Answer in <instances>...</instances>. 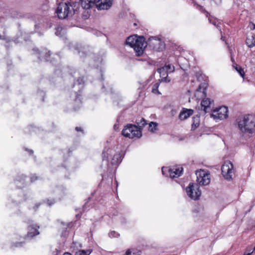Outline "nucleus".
Returning <instances> with one entry per match:
<instances>
[{
    "instance_id": "nucleus-29",
    "label": "nucleus",
    "mask_w": 255,
    "mask_h": 255,
    "mask_svg": "<svg viewBox=\"0 0 255 255\" xmlns=\"http://www.w3.org/2000/svg\"><path fill=\"white\" fill-rule=\"evenodd\" d=\"M209 20L211 23H212L213 25L216 26L217 28L219 27V26L217 23V21L216 19L212 20L211 18H209Z\"/></svg>"
},
{
    "instance_id": "nucleus-26",
    "label": "nucleus",
    "mask_w": 255,
    "mask_h": 255,
    "mask_svg": "<svg viewBox=\"0 0 255 255\" xmlns=\"http://www.w3.org/2000/svg\"><path fill=\"white\" fill-rule=\"evenodd\" d=\"M236 69L238 72V73L240 74V75L242 77H243L245 75V72H244V70L241 67H240L239 66H237L236 67Z\"/></svg>"
},
{
    "instance_id": "nucleus-28",
    "label": "nucleus",
    "mask_w": 255,
    "mask_h": 255,
    "mask_svg": "<svg viewBox=\"0 0 255 255\" xmlns=\"http://www.w3.org/2000/svg\"><path fill=\"white\" fill-rule=\"evenodd\" d=\"M90 254L88 251H85L84 250L79 251L76 253L75 255H89Z\"/></svg>"
},
{
    "instance_id": "nucleus-6",
    "label": "nucleus",
    "mask_w": 255,
    "mask_h": 255,
    "mask_svg": "<svg viewBox=\"0 0 255 255\" xmlns=\"http://www.w3.org/2000/svg\"><path fill=\"white\" fill-rule=\"evenodd\" d=\"M222 174L227 180H231L234 173V166L230 161H225L222 166Z\"/></svg>"
},
{
    "instance_id": "nucleus-34",
    "label": "nucleus",
    "mask_w": 255,
    "mask_h": 255,
    "mask_svg": "<svg viewBox=\"0 0 255 255\" xmlns=\"http://www.w3.org/2000/svg\"><path fill=\"white\" fill-rule=\"evenodd\" d=\"M37 179H38V177L36 176L35 175H32L31 176V182H34V181H36V180H37Z\"/></svg>"
},
{
    "instance_id": "nucleus-18",
    "label": "nucleus",
    "mask_w": 255,
    "mask_h": 255,
    "mask_svg": "<svg viewBox=\"0 0 255 255\" xmlns=\"http://www.w3.org/2000/svg\"><path fill=\"white\" fill-rule=\"evenodd\" d=\"M110 155H112V149L105 147L102 153L103 160H108Z\"/></svg>"
},
{
    "instance_id": "nucleus-31",
    "label": "nucleus",
    "mask_w": 255,
    "mask_h": 255,
    "mask_svg": "<svg viewBox=\"0 0 255 255\" xmlns=\"http://www.w3.org/2000/svg\"><path fill=\"white\" fill-rule=\"evenodd\" d=\"M109 236L111 237H117L119 236V235L115 231H112L109 233Z\"/></svg>"
},
{
    "instance_id": "nucleus-38",
    "label": "nucleus",
    "mask_w": 255,
    "mask_h": 255,
    "mask_svg": "<svg viewBox=\"0 0 255 255\" xmlns=\"http://www.w3.org/2000/svg\"><path fill=\"white\" fill-rule=\"evenodd\" d=\"M255 205V200L252 202L251 208Z\"/></svg>"
},
{
    "instance_id": "nucleus-20",
    "label": "nucleus",
    "mask_w": 255,
    "mask_h": 255,
    "mask_svg": "<svg viewBox=\"0 0 255 255\" xmlns=\"http://www.w3.org/2000/svg\"><path fill=\"white\" fill-rule=\"evenodd\" d=\"M121 162V157L119 154H115L111 160L113 165L117 164Z\"/></svg>"
},
{
    "instance_id": "nucleus-10",
    "label": "nucleus",
    "mask_w": 255,
    "mask_h": 255,
    "mask_svg": "<svg viewBox=\"0 0 255 255\" xmlns=\"http://www.w3.org/2000/svg\"><path fill=\"white\" fill-rule=\"evenodd\" d=\"M167 169L168 170L169 176L172 178L178 177L182 174L183 171L182 167H173L172 168L169 169H167V168H165V170H166ZM162 172L163 174H164V168H162Z\"/></svg>"
},
{
    "instance_id": "nucleus-19",
    "label": "nucleus",
    "mask_w": 255,
    "mask_h": 255,
    "mask_svg": "<svg viewBox=\"0 0 255 255\" xmlns=\"http://www.w3.org/2000/svg\"><path fill=\"white\" fill-rule=\"evenodd\" d=\"M148 44L149 45L153 44L156 45L159 44L160 42V39L156 37H150L148 40Z\"/></svg>"
},
{
    "instance_id": "nucleus-37",
    "label": "nucleus",
    "mask_w": 255,
    "mask_h": 255,
    "mask_svg": "<svg viewBox=\"0 0 255 255\" xmlns=\"http://www.w3.org/2000/svg\"><path fill=\"white\" fill-rule=\"evenodd\" d=\"M215 1L216 3L219 4L221 2V0H214Z\"/></svg>"
},
{
    "instance_id": "nucleus-36",
    "label": "nucleus",
    "mask_w": 255,
    "mask_h": 255,
    "mask_svg": "<svg viewBox=\"0 0 255 255\" xmlns=\"http://www.w3.org/2000/svg\"><path fill=\"white\" fill-rule=\"evenodd\" d=\"M54 203H55V201H54V200H52V201H50L49 200H47V203H48V204L49 206L52 205V204H53Z\"/></svg>"
},
{
    "instance_id": "nucleus-35",
    "label": "nucleus",
    "mask_w": 255,
    "mask_h": 255,
    "mask_svg": "<svg viewBox=\"0 0 255 255\" xmlns=\"http://www.w3.org/2000/svg\"><path fill=\"white\" fill-rule=\"evenodd\" d=\"M62 30V28L61 27H58L56 29V32H55V34L57 35H59V32L61 31Z\"/></svg>"
},
{
    "instance_id": "nucleus-13",
    "label": "nucleus",
    "mask_w": 255,
    "mask_h": 255,
    "mask_svg": "<svg viewBox=\"0 0 255 255\" xmlns=\"http://www.w3.org/2000/svg\"><path fill=\"white\" fill-rule=\"evenodd\" d=\"M33 51L35 52V54L37 55V57L39 59H45L47 61L49 60L48 58L50 55V51H47L46 49H44L41 51H39L38 49H34Z\"/></svg>"
},
{
    "instance_id": "nucleus-33",
    "label": "nucleus",
    "mask_w": 255,
    "mask_h": 255,
    "mask_svg": "<svg viewBox=\"0 0 255 255\" xmlns=\"http://www.w3.org/2000/svg\"><path fill=\"white\" fill-rule=\"evenodd\" d=\"M75 130L77 132L80 131L83 134H84V130H83V128L81 127H77L75 128Z\"/></svg>"
},
{
    "instance_id": "nucleus-2",
    "label": "nucleus",
    "mask_w": 255,
    "mask_h": 255,
    "mask_svg": "<svg viewBox=\"0 0 255 255\" xmlns=\"http://www.w3.org/2000/svg\"><path fill=\"white\" fill-rule=\"evenodd\" d=\"M126 43L133 48L136 55L138 56L143 54L144 48L147 45V42L143 36L137 37L136 35L129 36L126 40Z\"/></svg>"
},
{
    "instance_id": "nucleus-9",
    "label": "nucleus",
    "mask_w": 255,
    "mask_h": 255,
    "mask_svg": "<svg viewBox=\"0 0 255 255\" xmlns=\"http://www.w3.org/2000/svg\"><path fill=\"white\" fill-rule=\"evenodd\" d=\"M213 100H211L209 98L203 99L201 103V109L205 113H209L212 111L213 107Z\"/></svg>"
},
{
    "instance_id": "nucleus-21",
    "label": "nucleus",
    "mask_w": 255,
    "mask_h": 255,
    "mask_svg": "<svg viewBox=\"0 0 255 255\" xmlns=\"http://www.w3.org/2000/svg\"><path fill=\"white\" fill-rule=\"evenodd\" d=\"M81 4L84 9H88L92 7L91 5L86 0H81Z\"/></svg>"
},
{
    "instance_id": "nucleus-16",
    "label": "nucleus",
    "mask_w": 255,
    "mask_h": 255,
    "mask_svg": "<svg viewBox=\"0 0 255 255\" xmlns=\"http://www.w3.org/2000/svg\"><path fill=\"white\" fill-rule=\"evenodd\" d=\"M246 44L250 48L255 46V37L254 35H249L246 39Z\"/></svg>"
},
{
    "instance_id": "nucleus-11",
    "label": "nucleus",
    "mask_w": 255,
    "mask_h": 255,
    "mask_svg": "<svg viewBox=\"0 0 255 255\" xmlns=\"http://www.w3.org/2000/svg\"><path fill=\"white\" fill-rule=\"evenodd\" d=\"M112 4L113 0H99L97 1L96 7L99 10H107Z\"/></svg>"
},
{
    "instance_id": "nucleus-15",
    "label": "nucleus",
    "mask_w": 255,
    "mask_h": 255,
    "mask_svg": "<svg viewBox=\"0 0 255 255\" xmlns=\"http://www.w3.org/2000/svg\"><path fill=\"white\" fill-rule=\"evenodd\" d=\"M193 113L194 111L192 109L183 108L179 115V118L181 120H185L192 116L193 114Z\"/></svg>"
},
{
    "instance_id": "nucleus-23",
    "label": "nucleus",
    "mask_w": 255,
    "mask_h": 255,
    "mask_svg": "<svg viewBox=\"0 0 255 255\" xmlns=\"http://www.w3.org/2000/svg\"><path fill=\"white\" fill-rule=\"evenodd\" d=\"M136 123L139 128L144 126L147 124L146 121L143 118H141L140 120H136Z\"/></svg>"
},
{
    "instance_id": "nucleus-5",
    "label": "nucleus",
    "mask_w": 255,
    "mask_h": 255,
    "mask_svg": "<svg viewBox=\"0 0 255 255\" xmlns=\"http://www.w3.org/2000/svg\"><path fill=\"white\" fill-rule=\"evenodd\" d=\"M186 190L188 196L194 200H198L201 194L199 187L197 184L190 183Z\"/></svg>"
},
{
    "instance_id": "nucleus-27",
    "label": "nucleus",
    "mask_w": 255,
    "mask_h": 255,
    "mask_svg": "<svg viewBox=\"0 0 255 255\" xmlns=\"http://www.w3.org/2000/svg\"><path fill=\"white\" fill-rule=\"evenodd\" d=\"M158 86H159L158 83H156L153 85L152 89V93H155V94H156V93L159 94V91H158Z\"/></svg>"
},
{
    "instance_id": "nucleus-3",
    "label": "nucleus",
    "mask_w": 255,
    "mask_h": 255,
    "mask_svg": "<svg viewBox=\"0 0 255 255\" xmlns=\"http://www.w3.org/2000/svg\"><path fill=\"white\" fill-rule=\"evenodd\" d=\"M77 3H73L71 5L70 3H63L60 2L56 9V13H57L58 17L61 19H64L68 17L69 15H72L77 11L76 9H74L73 7H76ZM79 5V3H77Z\"/></svg>"
},
{
    "instance_id": "nucleus-12",
    "label": "nucleus",
    "mask_w": 255,
    "mask_h": 255,
    "mask_svg": "<svg viewBox=\"0 0 255 255\" xmlns=\"http://www.w3.org/2000/svg\"><path fill=\"white\" fill-rule=\"evenodd\" d=\"M39 226L36 225H31L28 227V232L25 237V239L27 240L28 238H32L39 234L38 229Z\"/></svg>"
},
{
    "instance_id": "nucleus-14",
    "label": "nucleus",
    "mask_w": 255,
    "mask_h": 255,
    "mask_svg": "<svg viewBox=\"0 0 255 255\" xmlns=\"http://www.w3.org/2000/svg\"><path fill=\"white\" fill-rule=\"evenodd\" d=\"M166 67H162L157 69L158 72L160 74V77L162 78V81L165 82H169L170 79L168 77V71H167Z\"/></svg>"
},
{
    "instance_id": "nucleus-40",
    "label": "nucleus",
    "mask_w": 255,
    "mask_h": 255,
    "mask_svg": "<svg viewBox=\"0 0 255 255\" xmlns=\"http://www.w3.org/2000/svg\"><path fill=\"white\" fill-rule=\"evenodd\" d=\"M63 255H72L68 252H66Z\"/></svg>"
},
{
    "instance_id": "nucleus-22",
    "label": "nucleus",
    "mask_w": 255,
    "mask_h": 255,
    "mask_svg": "<svg viewBox=\"0 0 255 255\" xmlns=\"http://www.w3.org/2000/svg\"><path fill=\"white\" fill-rule=\"evenodd\" d=\"M157 124L155 122H151L149 124V130L151 132H154L156 130Z\"/></svg>"
},
{
    "instance_id": "nucleus-24",
    "label": "nucleus",
    "mask_w": 255,
    "mask_h": 255,
    "mask_svg": "<svg viewBox=\"0 0 255 255\" xmlns=\"http://www.w3.org/2000/svg\"><path fill=\"white\" fill-rule=\"evenodd\" d=\"M76 49L78 50V52L79 54H80L81 53V54L80 55L81 57H84L85 56H86L85 52H86V51L85 50V47H80V49L79 50H78L77 48H76Z\"/></svg>"
},
{
    "instance_id": "nucleus-39",
    "label": "nucleus",
    "mask_w": 255,
    "mask_h": 255,
    "mask_svg": "<svg viewBox=\"0 0 255 255\" xmlns=\"http://www.w3.org/2000/svg\"><path fill=\"white\" fill-rule=\"evenodd\" d=\"M21 244L22 243H17L16 244V247H18V246H21Z\"/></svg>"
},
{
    "instance_id": "nucleus-45",
    "label": "nucleus",
    "mask_w": 255,
    "mask_h": 255,
    "mask_svg": "<svg viewBox=\"0 0 255 255\" xmlns=\"http://www.w3.org/2000/svg\"><path fill=\"white\" fill-rule=\"evenodd\" d=\"M131 255H137L135 253H133L132 254L131 253Z\"/></svg>"
},
{
    "instance_id": "nucleus-43",
    "label": "nucleus",
    "mask_w": 255,
    "mask_h": 255,
    "mask_svg": "<svg viewBox=\"0 0 255 255\" xmlns=\"http://www.w3.org/2000/svg\"><path fill=\"white\" fill-rule=\"evenodd\" d=\"M78 95H76V101H77L78 100Z\"/></svg>"
},
{
    "instance_id": "nucleus-32",
    "label": "nucleus",
    "mask_w": 255,
    "mask_h": 255,
    "mask_svg": "<svg viewBox=\"0 0 255 255\" xmlns=\"http://www.w3.org/2000/svg\"><path fill=\"white\" fill-rule=\"evenodd\" d=\"M77 82L79 85H83L84 81L83 78H79L77 79Z\"/></svg>"
},
{
    "instance_id": "nucleus-4",
    "label": "nucleus",
    "mask_w": 255,
    "mask_h": 255,
    "mask_svg": "<svg viewBox=\"0 0 255 255\" xmlns=\"http://www.w3.org/2000/svg\"><path fill=\"white\" fill-rule=\"evenodd\" d=\"M122 134L125 137L129 138H139L142 136V131L138 126L128 124L124 127Z\"/></svg>"
},
{
    "instance_id": "nucleus-17",
    "label": "nucleus",
    "mask_w": 255,
    "mask_h": 255,
    "mask_svg": "<svg viewBox=\"0 0 255 255\" xmlns=\"http://www.w3.org/2000/svg\"><path fill=\"white\" fill-rule=\"evenodd\" d=\"M200 124V117L199 116L193 117L192 118V124L191 129L194 130Z\"/></svg>"
},
{
    "instance_id": "nucleus-44",
    "label": "nucleus",
    "mask_w": 255,
    "mask_h": 255,
    "mask_svg": "<svg viewBox=\"0 0 255 255\" xmlns=\"http://www.w3.org/2000/svg\"><path fill=\"white\" fill-rule=\"evenodd\" d=\"M253 29H255V24H253Z\"/></svg>"
},
{
    "instance_id": "nucleus-8",
    "label": "nucleus",
    "mask_w": 255,
    "mask_h": 255,
    "mask_svg": "<svg viewBox=\"0 0 255 255\" xmlns=\"http://www.w3.org/2000/svg\"><path fill=\"white\" fill-rule=\"evenodd\" d=\"M213 113L210 115L214 119L223 120L228 117V108L222 106L212 110Z\"/></svg>"
},
{
    "instance_id": "nucleus-30",
    "label": "nucleus",
    "mask_w": 255,
    "mask_h": 255,
    "mask_svg": "<svg viewBox=\"0 0 255 255\" xmlns=\"http://www.w3.org/2000/svg\"><path fill=\"white\" fill-rule=\"evenodd\" d=\"M206 88H203L202 85H200L197 89V91L202 92L204 95H206Z\"/></svg>"
},
{
    "instance_id": "nucleus-7",
    "label": "nucleus",
    "mask_w": 255,
    "mask_h": 255,
    "mask_svg": "<svg viewBox=\"0 0 255 255\" xmlns=\"http://www.w3.org/2000/svg\"><path fill=\"white\" fill-rule=\"evenodd\" d=\"M197 181L200 185H207L210 182V173L209 171L200 170L196 172Z\"/></svg>"
},
{
    "instance_id": "nucleus-25",
    "label": "nucleus",
    "mask_w": 255,
    "mask_h": 255,
    "mask_svg": "<svg viewBox=\"0 0 255 255\" xmlns=\"http://www.w3.org/2000/svg\"><path fill=\"white\" fill-rule=\"evenodd\" d=\"M164 67H166L168 73H171L174 71V67L170 64L165 65Z\"/></svg>"
},
{
    "instance_id": "nucleus-42",
    "label": "nucleus",
    "mask_w": 255,
    "mask_h": 255,
    "mask_svg": "<svg viewBox=\"0 0 255 255\" xmlns=\"http://www.w3.org/2000/svg\"><path fill=\"white\" fill-rule=\"evenodd\" d=\"M28 151H29V152H30V154H32V153H33V150H28Z\"/></svg>"
},
{
    "instance_id": "nucleus-1",
    "label": "nucleus",
    "mask_w": 255,
    "mask_h": 255,
    "mask_svg": "<svg viewBox=\"0 0 255 255\" xmlns=\"http://www.w3.org/2000/svg\"><path fill=\"white\" fill-rule=\"evenodd\" d=\"M238 127L242 133H253L255 132V116L246 115L237 119Z\"/></svg>"
},
{
    "instance_id": "nucleus-41",
    "label": "nucleus",
    "mask_w": 255,
    "mask_h": 255,
    "mask_svg": "<svg viewBox=\"0 0 255 255\" xmlns=\"http://www.w3.org/2000/svg\"><path fill=\"white\" fill-rule=\"evenodd\" d=\"M225 38H226V37L225 36H223L222 35L221 38L222 40L225 41Z\"/></svg>"
}]
</instances>
